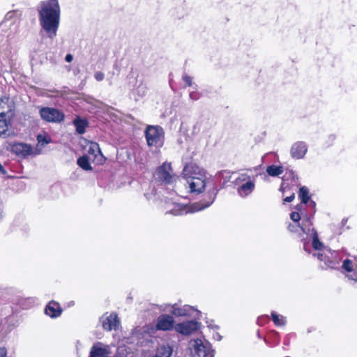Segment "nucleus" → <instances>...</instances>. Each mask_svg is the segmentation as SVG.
I'll return each mask as SVG.
<instances>
[{"mask_svg": "<svg viewBox=\"0 0 357 357\" xmlns=\"http://www.w3.org/2000/svg\"><path fill=\"white\" fill-rule=\"evenodd\" d=\"M37 10L42 29L47 36L53 39L56 37L60 22V7L57 0L41 1Z\"/></svg>", "mask_w": 357, "mask_h": 357, "instance_id": "nucleus-1", "label": "nucleus"}, {"mask_svg": "<svg viewBox=\"0 0 357 357\" xmlns=\"http://www.w3.org/2000/svg\"><path fill=\"white\" fill-rule=\"evenodd\" d=\"M182 176L188 185L191 193L200 194L206 188V171L194 163L187 164Z\"/></svg>", "mask_w": 357, "mask_h": 357, "instance_id": "nucleus-2", "label": "nucleus"}, {"mask_svg": "<svg viewBox=\"0 0 357 357\" xmlns=\"http://www.w3.org/2000/svg\"><path fill=\"white\" fill-rule=\"evenodd\" d=\"M316 203L314 201L309 202L308 205L299 204L296 206V211H293L290 214V218L294 222L299 225L301 220V230L305 234H309L310 227H312V219L316 212Z\"/></svg>", "mask_w": 357, "mask_h": 357, "instance_id": "nucleus-3", "label": "nucleus"}, {"mask_svg": "<svg viewBox=\"0 0 357 357\" xmlns=\"http://www.w3.org/2000/svg\"><path fill=\"white\" fill-rule=\"evenodd\" d=\"M218 192V190L217 188H213L212 192H208L207 195V201L203 200L199 202H195L191 204L190 206L180 204H174L173 208L169 211H167V213H171L174 215H181L183 214H187L188 213H195L202 211L210 206L213 204L216 197Z\"/></svg>", "mask_w": 357, "mask_h": 357, "instance_id": "nucleus-4", "label": "nucleus"}, {"mask_svg": "<svg viewBox=\"0 0 357 357\" xmlns=\"http://www.w3.org/2000/svg\"><path fill=\"white\" fill-rule=\"evenodd\" d=\"M147 145L149 147L160 149L165 141V132L160 126H148L144 131Z\"/></svg>", "mask_w": 357, "mask_h": 357, "instance_id": "nucleus-5", "label": "nucleus"}, {"mask_svg": "<svg viewBox=\"0 0 357 357\" xmlns=\"http://www.w3.org/2000/svg\"><path fill=\"white\" fill-rule=\"evenodd\" d=\"M234 184L238 185L237 192L241 197L250 195L255 188V182L247 174H241L234 181Z\"/></svg>", "mask_w": 357, "mask_h": 357, "instance_id": "nucleus-6", "label": "nucleus"}, {"mask_svg": "<svg viewBox=\"0 0 357 357\" xmlns=\"http://www.w3.org/2000/svg\"><path fill=\"white\" fill-rule=\"evenodd\" d=\"M191 357H213L210 345L200 339L191 340L189 342Z\"/></svg>", "mask_w": 357, "mask_h": 357, "instance_id": "nucleus-7", "label": "nucleus"}, {"mask_svg": "<svg viewBox=\"0 0 357 357\" xmlns=\"http://www.w3.org/2000/svg\"><path fill=\"white\" fill-rule=\"evenodd\" d=\"M41 118L47 122L60 123L64 120V114L57 109L43 107L40 110Z\"/></svg>", "mask_w": 357, "mask_h": 357, "instance_id": "nucleus-8", "label": "nucleus"}, {"mask_svg": "<svg viewBox=\"0 0 357 357\" xmlns=\"http://www.w3.org/2000/svg\"><path fill=\"white\" fill-rule=\"evenodd\" d=\"M155 178L159 181L165 184H170L174 181V175L172 174V169L171 165L169 163H163L159 167L155 173Z\"/></svg>", "mask_w": 357, "mask_h": 357, "instance_id": "nucleus-9", "label": "nucleus"}, {"mask_svg": "<svg viewBox=\"0 0 357 357\" xmlns=\"http://www.w3.org/2000/svg\"><path fill=\"white\" fill-rule=\"evenodd\" d=\"M162 310L169 311L174 315L178 317L190 316L196 311L195 309L190 305H185L183 307H179L176 303L172 305L167 304Z\"/></svg>", "mask_w": 357, "mask_h": 357, "instance_id": "nucleus-10", "label": "nucleus"}, {"mask_svg": "<svg viewBox=\"0 0 357 357\" xmlns=\"http://www.w3.org/2000/svg\"><path fill=\"white\" fill-rule=\"evenodd\" d=\"M11 151L20 158H26L33 154V148L31 145L25 143L17 142L11 145Z\"/></svg>", "mask_w": 357, "mask_h": 357, "instance_id": "nucleus-11", "label": "nucleus"}, {"mask_svg": "<svg viewBox=\"0 0 357 357\" xmlns=\"http://www.w3.org/2000/svg\"><path fill=\"white\" fill-rule=\"evenodd\" d=\"M100 321L103 329L108 331L112 330L116 331L120 325L118 316L114 313L110 314L108 316H102L100 318Z\"/></svg>", "mask_w": 357, "mask_h": 357, "instance_id": "nucleus-12", "label": "nucleus"}, {"mask_svg": "<svg viewBox=\"0 0 357 357\" xmlns=\"http://www.w3.org/2000/svg\"><path fill=\"white\" fill-rule=\"evenodd\" d=\"M199 324L195 321H188L178 324L175 326V331L182 335H188L198 329Z\"/></svg>", "mask_w": 357, "mask_h": 357, "instance_id": "nucleus-13", "label": "nucleus"}, {"mask_svg": "<svg viewBox=\"0 0 357 357\" xmlns=\"http://www.w3.org/2000/svg\"><path fill=\"white\" fill-rule=\"evenodd\" d=\"M110 353V349L108 345L98 342L92 346L89 357H109Z\"/></svg>", "mask_w": 357, "mask_h": 357, "instance_id": "nucleus-14", "label": "nucleus"}, {"mask_svg": "<svg viewBox=\"0 0 357 357\" xmlns=\"http://www.w3.org/2000/svg\"><path fill=\"white\" fill-rule=\"evenodd\" d=\"M307 151V146L304 142H296L292 144L291 156L296 160L303 158Z\"/></svg>", "mask_w": 357, "mask_h": 357, "instance_id": "nucleus-15", "label": "nucleus"}, {"mask_svg": "<svg viewBox=\"0 0 357 357\" xmlns=\"http://www.w3.org/2000/svg\"><path fill=\"white\" fill-rule=\"evenodd\" d=\"M174 324V318L167 314H162L158 317L156 328L160 331H170Z\"/></svg>", "mask_w": 357, "mask_h": 357, "instance_id": "nucleus-16", "label": "nucleus"}, {"mask_svg": "<svg viewBox=\"0 0 357 357\" xmlns=\"http://www.w3.org/2000/svg\"><path fill=\"white\" fill-rule=\"evenodd\" d=\"M62 308L59 303L52 301L48 303L45 309V313L51 318H56L62 313Z\"/></svg>", "mask_w": 357, "mask_h": 357, "instance_id": "nucleus-17", "label": "nucleus"}, {"mask_svg": "<svg viewBox=\"0 0 357 357\" xmlns=\"http://www.w3.org/2000/svg\"><path fill=\"white\" fill-rule=\"evenodd\" d=\"M73 125L76 128V131L79 134H84L86 131V128L88 126V122L84 119H81L79 117H76L73 121Z\"/></svg>", "mask_w": 357, "mask_h": 357, "instance_id": "nucleus-18", "label": "nucleus"}, {"mask_svg": "<svg viewBox=\"0 0 357 357\" xmlns=\"http://www.w3.org/2000/svg\"><path fill=\"white\" fill-rule=\"evenodd\" d=\"M308 235L312 237V246L316 250H321L324 248V244L319 241L318 234L315 229L310 227V232Z\"/></svg>", "mask_w": 357, "mask_h": 357, "instance_id": "nucleus-19", "label": "nucleus"}, {"mask_svg": "<svg viewBox=\"0 0 357 357\" xmlns=\"http://www.w3.org/2000/svg\"><path fill=\"white\" fill-rule=\"evenodd\" d=\"M298 197L301 200L300 204L308 205L309 202L312 201L309 196V190L305 186H303L299 189Z\"/></svg>", "mask_w": 357, "mask_h": 357, "instance_id": "nucleus-20", "label": "nucleus"}, {"mask_svg": "<svg viewBox=\"0 0 357 357\" xmlns=\"http://www.w3.org/2000/svg\"><path fill=\"white\" fill-rule=\"evenodd\" d=\"M283 167L282 166L270 165L266 168V172L269 176H278L283 173Z\"/></svg>", "mask_w": 357, "mask_h": 357, "instance_id": "nucleus-21", "label": "nucleus"}, {"mask_svg": "<svg viewBox=\"0 0 357 357\" xmlns=\"http://www.w3.org/2000/svg\"><path fill=\"white\" fill-rule=\"evenodd\" d=\"M77 165L84 170H91L92 169L89 162V158L86 155L80 157L77 160Z\"/></svg>", "mask_w": 357, "mask_h": 357, "instance_id": "nucleus-22", "label": "nucleus"}, {"mask_svg": "<svg viewBox=\"0 0 357 357\" xmlns=\"http://www.w3.org/2000/svg\"><path fill=\"white\" fill-rule=\"evenodd\" d=\"M342 273L349 280L357 282V269H342Z\"/></svg>", "mask_w": 357, "mask_h": 357, "instance_id": "nucleus-23", "label": "nucleus"}, {"mask_svg": "<svg viewBox=\"0 0 357 357\" xmlns=\"http://www.w3.org/2000/svg\"><path fill=\"white\" fill-rule=\"evenodd\" d=\"M172 349L169 347L162 346L158 349L156 356L158 357H170Z\"/></svg>", "mask_w": 357, "mask_h": 357, "instance_id": "nucleus-24", "label": "nucleus"}, {"mask_svg": "<svg viewBox=\"0 0 357 357\" xmlns=\"http://www.w3.org/2000/svg\"><path fill=\"white\" fill-rule=\"evenodd\" d=\"M271 316L273 321L276 326H284L285 324L286 320L284 317L278 314L275 312H271Z\"/></svg>", "mask_w": 357, "mask_h": 357, "instance_id": "nucleus-25", "label": "nucleus"}, {"mask_svg": "<svg viewBox=\"0 0 357 357\" xmlns=\"http://www.w3.org/2000/svg\"><path fill=\"white\" fill-rule=\"evenodd\" d=\"M88 153L89 154L94 155L95 156H96L98 153L100 154V149L98 144L96 143L91 144L88 150Z\"/></svg>", "mask_w": 357, "mask_h": 357, "instance_id": "nucleus-26", "label": "nucleus"}, {"mask_svg": "<svg viewBox=\"0 0 357 357\" xmlns=\"http://www.w3.org/2000/svg\"><path fill=\"white\" fill-rule=\"evenodd\" d=\"M37 140L39 144L42 145L47 144L51 142L50 138L48 136L38 135L37 136Z\"/></svg>", "mask_w": 357, "mask_h": 357, "instance_id": "nucleus-27", "label": "nucleus"}, {"mask_svg": "<svg viewBox=\"0 0 357 357\" xmlns=\"http://www.w3.org/2000/svg\"><path fill=\"white\" fill-rule=\"evenodd\" d=\"M136 92L139 96H144L147 92V88L144 84L142 83L136 89Z\"/></svg>", "mask_w": 357, "mask_h": 357, "instance_id": "nucleus-28", "label": "nucleus"}, {"mask_svg": "<svg viewBox=\"0 0 357 357\" xmlns=\"http://www.w3.org/2000/svg\"><path fill=\"white\" fill-rule=\"evenodd\" d=\"M182 79L185 83V86H191L193 85L192 77L184 73L182 77Z\"/></svg>", "mask_w": 357, "mask_h": 357, "instance_id": "nucleus-29", "label": "nucleus"}, {"mask_svg": "<svg viewBox=\"0 0 357 357\" xmlns=\"http://www.w3.org/2000/svg\"><path fill=\"white\" fill-rule=\"evenodd\" d=\"M353 266H357V263H354L352 259H347L343 261L341 268H351Z\"/></svg>", "mask_w": 357, "mask_h": 357, "instance_id": "nucleus-30", "label": "nucleus"}, {"mask_svg": "<svg viewBox=\"0 0 357 357\" xmlns=\"http://www.w3.org/2000/svg\"><path fill=\"white\" fill-rule=\"evenodd\" d=\"M301 224L294 222V224H289L288 226V229L291 232H298L299 229H301Z\"/></svg>", "mask_w": 357, "mask_h": 357, "instance_id": "nucleus-31", "label": "nucleus"}, {"mask_svg": "<svg viewBox=\"0 0 357 357\" xmlns=\"http://www.w3.org/2000/svg\"><path fill=\"white\" fill-rule=\"evenodd\" d=\"M7 129L8 126L6 121L0 120V135L5 134Z\"/></svg>", "mask_w": 357, "mask_h": 357, "instance_id": "nucleus-32", "label": "nucleus"}, {"mask_svg": "<svg viewBox=\"0 0 357 357\" xmlns=\"http://www.w3.org/2000/svg\"><path fill=\"white\" fill-rule=\"evenodd\" d=\"M189 98L192 100H197L200 98V94L197 91H192L189 94Z\"/></svg>", "mask_w": 357, "mask_h": 357, "instance_id": "nucleus-33", "label": "nucleus"}, {"mask_svg": "<svg viewBox=\"0 0 357 357\" xmlns=\"http://www.w3.org/2000/svg\"><path fill=\"white\" fill-rule=\"evenodd\" d=\"M94 77L98 82H100L104 79L105 75L103 73L98 71L95 73Z\"/></svg>", "mask_w": 357, "mask_h": 357, "instance_id": "nucleus-34", "label": "nucleus"}, {"mask_svg": "<svg viewBox=\"0 0 357 357\" xmlns=\"http://www.w3.org/2000/svg\"><path fill=\"white\" fill-rule=\"evenodd\" d=\"M0 357H7V350L5 347H0Z\"/></svg>", "mask_w": 357, "mask_h": 357, "instance_id": "nucleus-35", "label": "nucleus"}, {"mask_svg": "<svg viewBox=\"0 0 357 357\" xmlns=\"http://www.w3.org/2000/svg\"><path fill=\"white\" fill-rule=\"evenodd\" d=\"M294 193H292L290 196H288L284 199V202H291L294 200Z\"/></svg>", "mask_w": 357, "mask_h": 357, "instance_id": "nucleus-36", "label": "nucleus"}, {"mask_svg": "<svg viewBox=\"0 0 357 357\" xmlns=\"http://www.w3.org/2000/svg\"><path fill=\"white\" fill-rule=\"evenodd\" d=\"M73 56L72 54H68L66 56V58H65V60L66 61L70 63L73 61Z\"/></svg>", "mask_w": 357, "mask_h": 357, "instance_id": "nucleus-37", "label": "nucleus"}, {"mask_svg": "<svg viewBox=\"0 0 357 357\" xmlns=\"http://www.w3.org/2000/svg\"><path fill=\"white\" fill-rule=\"evenodd\" d=\"M225 174H227V178L228 179H229L230 176H228L229 172H225V171L219 172V173L217 174V176H220V175H222V176H223Z\"/></svg>", "mask_w": 357, "mask_h": 357, "instance_id": "nucleus-38", "label": "nucleus"}, {"mask_svg": "<svg viewBox=\"0 0 357 357\" xmlns=\"http://www.w3.org/2000/svg\"><path fill=\"white\" fill-rule=\"evenodd\" d=\"M0 172L2 174H6V169H4V167H3V165L0 163Z\"/></svg>", "mask_w": 357, "mask_h": 357, "instance_id": "nucleus-39", "label": "nucleus"}, {"mask_svg": "<svg viewBox=\"0 0 357 357\" xmlns=\"http://www.w3.org/2000/svg\"><path fill=\"white\" fill-rule=\"evenodd\" d=\"M144 196H145V197H146V198H147L148 199H150V197H148L147 194H144Z\"/></svg>", "mask_w": 357, "mask_h": 357, "instance_id": "nucleus-40", "label": "nucleus"}, {"mask_svg": "<svg viewBox=\"0 0 357 357\" xmlns=\"http://www.w3.org/2000/svg\"><path fill=\"white\" fill-rule=\"evenodd\" d=\"M322 257H323V255H321L319 256V258H320L321 260H323L322 258H321Z\"/></svg>", "mask_w": 357, "mask_h": 357, "instance_id": "nucleus-41", "label": "nucleus"}, {"mask_svg": "<svg viewBox=\"0 0 357 357\" xmlns=\"http://www.w3.org/2000/svg\"><path fill=\"white\" fill-rule=\"evenodd\" d=\"M280 190H283L282 185V186H280Z\"/></svg>", "mask_w": 357, "mask_h": 357, "instance_id": "nucleus-42", "label": "nucleus"}]
</instances>
